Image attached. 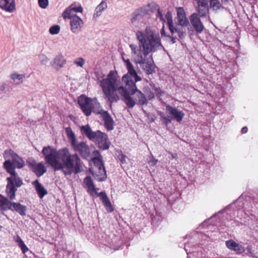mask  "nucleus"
Returning a JSON list of instances; mask_svg holds the SVG:
<instances>
[{"label": "nucleus", "instance_id": "obj_42", "mask_svg": "<svg viewBox=\"0 0 258 258\" xmlns=\"http://www.w3.org/2000/svg\"><path fill=\"white\" fill-rule=\"evenodd\" d=\"M122 59H123V61H124V63H125V66L126 68L127 69L128 62L129 63H130V64H131V66H133V65L132 64V63H131V61H130V59H129L128 58H125V57L124 54H122Z\"/></svg>", "mask_w": 258, "mask_h": 258}, {"label": "nucleus", "instance_id": "obj_41", "mask_svg": "<svg viewBox=\"0 0 258 258\" xmlns=\"http://www.w3.org/2000/svg\"><path fill=\"white\" fill-rule=\"evenodd\" d=\"M157 18L159 19L161 21L164 22L165 19L163 17V15L162 14V12L160 10L159 8H158V12L156 15Z\"/></svg>", "mask_w": 258, "mask_h": 258}, {"label": "nucleus", "instance_id": "obj_51", "mask_svg": "<svg viewBox=\"0 0 258 258\" xmlns=\"http://www.w3.org/2000/svg\"><path fill=\"white\" fill-rule=\"evenodd\" d=\"M6 85L5 84H2L0 85V91H3L5 90Z\"/></svg>", "mask_w": 258, "mask_h": 258}, {"label": "nucleus", "instance_id": "obj_37", "mask_svg": "<svg viewBox=\"0 0 258 258\" xmlns=\"http://www.w3.org/2000/svg\"><path fill=\"white\" fill-rule=\"evenodd\" d=\"M39 6L42 9H46L49 4L48 0H38Z\"/></svg>", "mask_w": 258, "mask_h": 258}, {"label": "nucleus", "instance_id": "obj_2", "mask_svg": "<svg viewBox=\"0 0 258 258\" xmlns=\"http://www.w3.org/2000/svg\"><path fill=\"white\" fill-rule=\"evenodd\" d=\"M121 84L118 78L117 73L111 71L107 77L100 81V85L104 93L105 98L111 103L117 102L120 95L123 98V101L129 108H133L136 105V102L131 97V95L136 94L137 86L135 82L130 76L125 75L122 77Z\"/></svg>", "mask_w": 258, "mask_h": 258}, {"label": "nucleus", "instance_id": "obj_22", "mask_svg": "<svg viewBox=\"0 0 258 258\" xmlns=\"http://www.w3.org/2000/svg\"><path fill=\"white\" fill-rule=\"evenodd\" d=\"M98 196L100 197L107 212H112L113 211V208L106 193L105 192L102 191L99 194Z\"/></svg>", "mask_w": 258, "mask_h": 258}, {"label": "nucleus", "instance_id": "obj_46", "mask_svg": "<svg viewBox=\"0 0 258 258\" xmlns=\"http://www.w3.org/2000/svg\"><path fill=\"white\" fill-rule=\"evenodd\" d=\"M155 93L157 96H162L163 92L162 91V90L159 88H156L155 89Z\"/></svg>", "mask_w": 258, "mask_h": 258}, {"label": "nucleus", "instance_id": "obj_36", "mask_svg": "<svg viewBox=\"0 0 258 258\" xmlns=\"http://www.w3.org/2000/svg\"><path fill=\"white\" fill-rule=\"evenodd\" d=\"M38 58L40 63L43 65L47 64L49 61L48 58L44 54H39Z\"/></svg>", "mask_w": 258, "mask_h": 258}, {"label": "nucleus", "instance_id": "obj_4", "mask_svg": "<svg viewBox=\"0 0 258 258\" xmlns=\"http://www.w3.org/2000/svg\"><path fill=\"white\" fill-rule=\"evenodd\" d=\"M66 132L72 148L75 151L79 152L82 158L88 159L92 152L94 156L92 158L93 165L89 168V170L97 180L104 181L107 178V175L102 162V156L99 151L94 150L93 147H89L84 142L78 143L75 135L71 127H67Z\"/></svg>", "mask_w": 258, "mask_h": 258}, {"label": "nucleus", "instance_id": "obj_40", "mask_svg": "<svg viewBox=\"0 0 258 258\" xmlns=\"http://www.w3.org/2000/svg\"><path fill=\"white\" fill-rule=\"evenodd\" d=\"M235 248V249H234L233 251H236L237 253H241L244 251V247L239 245L238 243H237V246H236Z\"/></svg>", "mask_w": 258, "mask_h": 258}, {"label": "nucleus", "instance_id": "obj_12", "mask_svg": "<svg viewBox=\"0 0 258 258\" xmlns=\"http://www.w3.org/2000/svg\"><path fill=\"white\" fill-rule=\"evenodd\" d=\"M190 23L198 34L201 33L205 28V27L201 22L200 17L197 13H194L189 17Z\"/></svg>", "mask_w": 258, "mask_h": 258}, {"label": "nucleus", "instance_id": "obj_21", "mask_svg": "<svg viewBox=\"0 0 258 258\" xmlns=\"http://www.w3.org/2000/svg\"><path fill=\"white\" fill-rule=\"evenodd\" d=\"M84 183L88 188L87 191L91 195L94 196L97 194L95 186L93 183V180L89 176H87L84 179Z\"/></svg>", "mask_w": 258, "mask_h": 258}, {"label": "nucleus", "instance_id": "obj_24", "mask_svg": "<svg viewBox=\"0 0 258 258\" xmlns=\"http://www.w3.org/2000/svg\"><path fill=\"white\" fill-rule=\"evenodd\" d=\"M127 71L128 74H127L126 75L130 76V78L132 80V77L134 78L135 82L141 80V78L138 75L136 71L134 69V66H131L130 63H129L128 62L127 65Z\"/></svg>", "mask_w": 258, "mask_h": 258}, {"label": "nucleus", "instance_id": "obj_13", "mask_svg": "<svg viewBox=\"0 0 258 258\" xmlns=\"http://www.w3.org/2000/svg\"><path fill=\"white\" fill-rule=\"evenodd\" d=\"M97 114L101 115L104 122L105 127L108 131L113 130L114 121L107 111L101 109Z\"/></svg>", "mask_w": 258, "mask_h": 258}, {"label": "nucleus", "instance_id": "obj_49", "mask_svg": "<svg viewBox=\"0 0 258 258\" xmlns=\"http://www.w3.org/2000/svg\"><path fill=\"white\" fill-rule=\"evenodd\" d=\"M247 127H243L242 129H241V132L242 134H245L246 133H247Z\"/></svg>", "mask_w": 258, "mask_h": 258}, {"label": "nucleus", "instance_id": "obj_38", "mask_svg": "<svg viewBox=\"0 0 258 258\" xmlns=\"http://www.w3.org/2000/svg\"><path fill=\"white\" fill-rule=\"evenodd\" d=\"M18 245L20 247L23 253H25L29 250L28 248L25 245V244L24 243V242L23 241H20V243H19V244Z\"/></svg>", "mask_w": 258, "mask_h": 258}, {"label": "nucleus", "instance_id": "obj_39", "mask_svg": "<svg viewBox=\"0 0 258 258\" xmlns=\"http://www.w3.org/2000/svg\"><path fill=\"white\" fill-rule=\"evenodd\" d=\"M198 7L208 6V0H196Z\"/></svg>", "mask_w": 258, "mask_h": 258}, {"label": "nucleus", "instance_id": "obj_19", "mask_svg": "<svg viewBox=\"0 0 258 258\" xmlns=\"http://www.w3.org/2000/svg\"><path fill=\"white\" fill-rule=\"evenodd\" d=\"M148 10L145 8H141L136 11L132 15L131 22L133 24H136L137 22L141 20L143 14L147 13Z\"/></svg>", "mask_w": 258, "mask_h": 258}, {"label": "nucleus", "instance_id": "obj_31", "mask_svg": "<svg viewBox=\"0 0 258 258\" xmlns=\"http://www.w3.org/2000/svg\"><path fill=\"white\" fill-rule=\"evenodd\" d=\"M25 76L22 74H18L17 73L13 74L11 75V78L17 84H20L22 83Z\"/></svg>", "mask_w": 258, "mask_h": 258}, {"label": "nucleus", "instance_id": "obj_32", "mask_svg": "<svg viewBox=\"0 0 258 258\" xmlns=\"http://www.w3.org/2000/svg\"><path fill=\"white\" fill-rule=\"evenodd\" d=\"M198 16L205 17L209 12L208 6L198 7Z\"/></svg>", "mask_w": 258, "mask_h": 258}, {"label": "nucleus", "instance_id": "obj_8", "mask_svg": "<svg viewBox=\"0 0 258 258\" xmlns=\"http://www.w3.org/2000/svg\"><path fill=\"white\" fill-rule=\"evenodd\" d=\"M92 141H95L98 147L102 150H107L110 147V143L107 135L100 131H97L96 135Z\"/></svg>", "mask_w": 258, "mask_h": 258}, {"label": "nucleus", "instance_id": "obj_6", "mask_svg": "<svg viewBox=\"0 0 258 258\" xmlns=\"http://www.w3.org/2000/svg\"><path fill=\"white\" fill-rule=\"evenodd\" d=\"M8 173L11 176L7 178L8 184L6 187V193L10 200L15 199L17 187H20L23 184L22 179L18 176L15 170L9 168Z\"/></svg>", "mask_w": 258, "mask_h": 258}, {"label": "nucleus", "instance_id": "obj_1", "mask_svg": "<svg viewBox=\"0 0 258 258\" xmlns=\"http://www.w3.org/2000/svg\"><path fill=\"white\" fill-rule=\"evenodd\" d=\"M136 36L139 42V46L133 44L130 45L132 59L147 74H152L155 72L154 62L148 55L162 47L159 34L151 27H147L145 33L138 31Z\"/></svg>", "mask_w": 258, "mask_h": 258}, {"label": "nucleus", "instance_id": "obj_34", "mask_svg": "<svg viewBox=\"0 0 258 258\" xmlns=\"http://www.w3.org/2000/svg\"><path fill=\"white\" fill-rule=\"evenodd\" d=\"M74 63L77 66L83 68L85 63V60L82 57L75 58Z\"/></svg>", "mask_w": 258, "mask_h": 258}, {"label": "nucleus", "instance_id": "obj_18", "mask_svg": "<svg viewBox=\"0 0 258 258\" xmlns=\"http://www.w3.org/2000/svg\"><path fill=\"white\" fill-rule=\"evenodd\" d=\"M80 131L83 135L85 136L89 140H93L96 135L97 131L93 132L89 124L82 125L80 127Z\"/></svg>", "mask_w": 258, "mask_h": 258}, {"label": "nucleus", "instance_id": "obj_14", "mask_svg": "<svg viewBox=\"0 0 258 258\" xmlns=\"http://www.w3.org/2000/svg\"><path fill=\"white\" fill-rule=\"evenodd\" d=\"M32 170L38 177H40L46 172V168L42 162L36 163L35 161L29 162Z\"/></svg>", "mask_w": 258, "mask_h": 258}, {"label": "nucleus", "instance_id": "obj_50", "mask_svg": "<svg viewBox=\"0 0 258 258\" xmlns=\"http://www.w3.org/2000/svg\"><path fill=\"white\" fill-rule=\"evenodd\" d=\"M16 241L18 243V245L19 244V243H20V241H23L22 239L19 236H17V239H16Z\"/></svg>", "mask_w": 258, "mask_h": 258}, {"label": "nucleus", "instance_id": "obj_29", "mask_svg": "<svg viewBox=\"0 0 258 258\" xmlns=\"http://www.w3.org/2000/svg\"><path fill=\"white\" fill-rule=\"evenodd\" d=\"M165 17L167 20L169 29L171 34H172L175 32H176L177 30L173 26L171 13L168 12L166 14Z\"/></svg>", "mask_w": 258, "mask_h": 258}, {"label": "nucleus", "instance_id": "obj_53", "mask_svg": "<svg viewBox=\"0 0 258 258\" xmlns=\"http://www.w3.org/2000/svg\"><path fill=\"white\" fill-rule=\"evenodd\" d=\"M161 33L162 36L165 35L163 28L162 29V30L161 31Z\"/></svg>", "mask_w": 258, "mask_h": 258}, {"label": "nucleus", "instance_id": "obj_30", "mask_svg": "<svg viewBox=\"0 0 258 258\" xmlns=\"http://www.w3.org/2000/svg\"><path fill=\"white\" fill-rule=\"evenodd\" d=\"M210 5L211 8L214 11H218L219 10H223L224 7L219 0H210Z\"/></svg>", "mask_w": 258, "mask_h": 258}, {"label": "nucleus", "instance_id": "obj_52", "mask_svg": "<svg viewBox=\"0 0 258 258\" xmlns=\"http://www.w3.org/2000/svg\"><path fill=\"white\" fill-rule=\"evenodd\" d=\"M171 40H172L173 43H174L176 42V38H175L171 37Z\"/></svg>", "mask_w": 258, "mask_h": 258}, {"label": "nucleus", "instance_id": "obj_9", "mask_svg": "<svg viewBox=\"0 0 258 258\" xmlns=\"http://www.w3.org/2000/svg\"><path fill=\"white\" fill-rule=\"evenodd\" d=\"M67 19L70 20L71 30L74 33H78L81 30L84 26L83 20L77 15L70 16Z\"/></svg>", "mask_w": 258, "mask_h": 258}, {"label": "nucleus", "instance_id": "obj_43", "mask_svg": "<svg viewBox=\"0 0 258 258\" xmlns=\"http://www.w3.org/2000/svg\"><path fill=\"white\" fill-rule=\"evenodd\" d=\"M185 34V28H181V30H179L178 28V37L180 38H182Z\"/></svg>", "mask_w": 258, "mask_h": 258}, {"label": "nucleus", "instance_id": "obj_47", "mask_svg": "<svg viewBox=\"0 0 258 258\" xmlns=\"http://www.w3.org/2000/svg\"><path fill=\"white\" fill-rule=\"evenodd\" d=\"M158 6L154 3H151L147 5V7H148L149 9H152V8H156Z\"/></svg>", "mask_w": 258, "mask_h": 258}, {"label": "nucleus", "instance_id": "obj_20", "mask_svg": "<svg viewBox=\"0 0 258 258\" xmlns=\"http://www.w3.org/2000/svg\"><path fill=\"white\" fill-rule=\"evenodd\" d=\"M32 184L34 186L37 193L40 198L42 199L47 194L48 192L47 190L44 188L43 186L38 180H35L33 181Z\"/></svg>", "mask_w": 258, "mask_h": 258}, {"label": "nucleus", "instance_id": "obj_3", "mask_svg": "<svg viewBox=\"0 0 258 258\" xmlns=\"http://www.w3.org/2000/svg\"><path fill=\"white\" fill-rule=\"evenodd\" d=\"M42 154L47 163L51 166L54 171L61 170L66 175L76 174L83 170L82 163L77 154H71L67 148L58 150L50 146L44 147Z\"/></svg>", "mask_w": 258, "mask_h": 258}, {"label": "nucleus", "instance_id": "obj_11", "mask_svg": "<svg viewBox=\"0 0 258 258\" xmlns=\"http://www.w3.org/2000/svg\"><path fill=\"white\" fill-rule=\"evenodd\" d=\"M83 11V9L81 5L79 4L74 3L65 9L62 14V17L64 19H67L70 16L76 15V14H73V12L75 13H82Z\"/></svg>", "mask_w": 258, "mask_h": 258}, {"label": "nucleus", "instance_id": "obj_7", "mask_svg": "<svg viewBox=\"0 0 258 258\" xmlns=\"http://www.w3.org/2000/svg\"><path fill=\"white\" fill-rule=\"evenodd\" d=\"M4 157L6 159L4 167L7 171H9V168L15 170V168H22L24 166L23 159L12 150L6 151Z\"/></svg>", "mask_w": 258, "mask_h": 258}, {"label": "nucleus", "instance_id": "obj_45", "mask_svg": "<svg viewBox=\"0 0 258 258\" xmlns=\"http://www.w3.org/2000/svg\"><path fill=\"white\" fill-rule=\"evenodd\" d=\"M157 162L158 160L157 159L152 158L149 161L148 163L151 166H154L157 164Z\"/></svg>", "mask_w": 258, "mask_h": 258}, {"label": "nucleus", "instance_id": "obj_5", "mask_svg": "<svg viewBox=\"0 0 258 258\" xmlns=\"http://www.w3.org/2000/svg\"><path fill=\"white\" fill-rule=\"evenodd\" d=\"M78 101L82 110L87 116H89L92 112L97 114L101 109L96 98H90L82 95L78 98Z\"/></svg>", "mask_w": 258, "mask_h": 258}, {"label": "nucleus", "instance_id": "obj_15", "mask_svg": "<svg viewBox=\"0 0 258 258\" xmlns=\"http://www.w3.org/2000/svg\"><path fill=\"white\" fill-rule=\"evenodd\" d=\"M0 8L8 13H13L16 11L15 0H0Z\"/></svg>", "mask_w": 258, "mask_h": 258}, {"label": "nucleus", "instance_id": "obj_23", "mask_svg": "<svg viewBox=\"0 0 258 258\" xmlns=\"http://www.w3.org/2000/svg\"><path fill=\"white\" fill-rule=\"evenodd\" d=\"M98 196L100 197L107 212H112L113 211V208L106 193L105 192L102 191L99 194Z\"/></svg>", "mask_w": 258, "mask_h": 258}, {"label": "nucleus", "instance_id": "obj_16", "mask_svg": "<svg viewBox=\"0 0 258 258\" xmlns=\"http://www.w3.org/2000/svg\"><path fill=\"white\" fill-rule=\"evenodd\" d=\"M66 63V59L61 54H59L55 56L50 62L52 67L57 71L62 68Z\"/></svg>", "mask_w": 258, "mask_h": 258}, {"label": "nucleus", "instance_id": "obj_26", "mask_svg": "<svg viewBox=\"0 0 258 258\" xmlns=\"http://www.w3.org/2000/svg\"><path fill=\"white\" fill-rule=\"evenodd\" d=\"M107 7V3L105 1H102L95 9L93 18H96L100 16L102 12Z\"/></svg>", "mask_w": 258, "mask_h": 258}, {"label": "nucleus", "instance_id": "obj_35", "mask_svg": "<svg viewBox=\"0 0 258 258\" xmlns=\"http://www.w3.org/2000/svg\"><path fill=\"white\" fill-rule=\"evenodd\" d=\"M49 31L52 35L57 34L60 31V26L57 25H53L49 28Z\"/></svg>", "mask_w": 258, "mask_h": 258}, {"label": "nucleus", "instance_id": "obj_27", "mask_svg": "<svg viewBox=\"0 0 258 258\" xmlns=\"http://www.w3.org/2000/svg\"><path fill=\"white\" fill-rule=\"evenodd\" d=\"M13 202L10 201L8 199L0 196V207L4 210L12 209Z\"/></svg>", "mask_w": 258, "mask_h": 258}, {"label": "nucleus", "instance_id": "obj_10", "mask_svg": "<svg viewBox=\"0 0 258 258\" xmlns=\"http://www.w3.org/2000/svg\"><path fill=\"white\" fill-rule=\"evenodd\" d=\"M166 110L167 114L161 112L160 116L162 119L163 122L166 124H168L171 122L172 119H177V110L169 105L166 106Z\"/></svg>", "mask_w": 258, "mask_h": 258}, {"label": "nucleus", "instance_id": "obj_17", "mask_svg": "<svg viewBox=\"0 0 258 258\" xmlns=\"http://www.w3.org/2000/svg\"><path fill=\"white\" fill-rule=\"evenodd\" d=\"M178 25L182 27H190L189 21L185 16V13L182 7H178Z\"/></svg>", "mask_w": 258, "mask_h": 258}, {"label": "nucleus", "instance_id": "obj_33", "mask_svg": "<svg viewBox=\"0 0 258 258\" xmlns=\"http://www.w3.org/2000/svg\"><path fill=\"white\" fill-rule=\"evenodd\" d=\"M225 244L228 248L233 251L237 246V243L231 239L226 241Z\"/></svg>", "mask_w": 258, "mask_h": 258}, {"label": "nucleus", "instance_id": "obj_44", "mask_svg": "<svg viewBox=\"0 0 258 258\" xmlns=\"http://www.w3.org/2000/svg\"><path fill=\"white\" fill-rule=\"evenodd\" d=\"M146 95L147 96L148 99L149 100H151L154 98V93L150 91H147Z\"/></svg>", "mask_w": 258, "mask_h": 258}, {"label": "nucleus", "instance_id": "obj_48", "mask_svg": "<svg viewBox=\"0 0 258 258\" xmlns=\"http://www.w3.org/2000/svg\"><path fill=\"white\" fill-rule=\"evenodd\" d=\"M184 116V113L181 111H178V122L182 120Z\"/></svg>", "mask_w": 258, "mask_h": 258}, {"label": "nucleus", "instance_id": "obj_28", "mask_svg": "<svg viewBox=\"0 0 258 258\" xmlns=\"http://www.w3.org/2000/svg\"><path fill=\"white\" fill-rule=\"evenodd\" d=\"M136 96L137 98L138 103L140 105H147L148 103V99L145 95L137 88L136 90Z\"/></svg>", "mask_w": 258, "mask_h": 258}, {"label": "nucleus", "instance_id": "obj_25", "mask_svg": "<svg viewBox=\"0 0 258 258\" xmlns=\"http://www.w3.org/2000/svg\"><path fill=\"white\" fill-rule=\"evenodd\" d=\"M11 210H15L21 215L24 216L26 215V208L25 206L18 203H13Z\"/></svg>", "mask_w": 258, "mask_h": 258}]
</instances>
